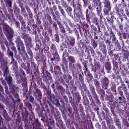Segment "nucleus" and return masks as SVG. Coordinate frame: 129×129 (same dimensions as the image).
Instances as JSON below:
<instances>
[{
  "label": "nucleus",
  "mask_w": 129,
  "mask_h": 129,
  "mask_svg": "<svg viewBox=\"0 0 129 129\" xmlns=\"http://www.w3.org/2000/svg\"><path fill=\"white\" fill-rule=\"evenodd\" d=\"M117 89L119 95H120L118 98L119 103H125L126 101H125V97L123 95V92L121 90V87H118Z\"/></svg>",
  "instance_id": "obj_14"
},
{
  "label": "nucleus",
  "mask_w": 129,
  "mask_h": 129,
  "mask_svg": "<svg viewBox=\"0 0 129 129\" xmlns=\"http://www.w3.org/2000/svg\"><path fill=\"white\" fill-rule=\"evenodd\" d=\"M105 68L107 70V73H111V63L110 62H105Z\"/></svg>",
  "instance_id": "obj_37"
},
{
  "label": "nucleus",
  "mask_w": 129,
  "mask_h": 129,
  "mask_svg": "<svg viewBox=\"0 0 129 129\" xmlns=\"http://www.w3.org/2000/svg\"><path fill=\"white\" fill-rule=\"evenodd\" d=\"M54 100L53 101V104H55V105H56V106H57V107H60V102H59V100L58 99H57V98L54 97L53 98Z\"/></svg>",
  "instance_id": "obj_56"
},
{
  "label": "nucleus",
  "mask_w": 129,
  "mask_h": 129,
  "mask_svg": "<svg viewBox=\"0 0 129 129\" xmlns=\"http://www.w3.org/2000/svg\"><path fill=\"white\" fill-rule=\"evenodd\" d=\"M58 9L62 17H63V18H66V13L65 12L64 9L62 8V6L58 5Z\"/></svg>",
  "instance_id": "obj_40"
},
{
  "label": "nucleus",
  "mask_w": 129,
  "mask_h": 129,
  "mask_svg": "<svg viewBox=\"0 0 129 129\" xmlns=\"http://www.w3.org/2000/svg\"><path fill=\"white\" fill-rule=\"evenodd\" d=\"M34 128L35 129H40V127L42 126V124L39 121V119L36 118L34 120Z\"/></svg>",
  "instance_id": "obj_38"
},
{
  "label": "nucleus",
  "mask_w": 129,
  "mask_h": 129,
  "mask_svg": "<svg viewBox=\"0 0 129 129\" xmlns=\"http://www.w3.org/2000/svg\"><path fill=\"white\" fill-rule=\"evenodd\" d=\"M112 98H113V95L111 93L106 95L105 100H107V101H110Z\"/></svg>",
  "instance_id": "obj_59"
},
{
  "label": "nucleus",
  "mask_w": 129,
  "mask_h": 129,
  "mask_svg": "<svg viewBox=\"0 0 129 129\" xmlns=\"http://www.w3.org/2000/svg\"><path fill=\"white\" fill-rule=\"evenodd\" d=\"M86 20H92L95 17V13L91 12L89 14H86Z\"/></svg>",
  "instance_id": "obj_42"
},
{
  "label": "nucleus",
  "mask_w": 129,
  "mask_h": 129,
  "mask_svg": "<svg viewBox=\"0 0 129 129\" xmlns=\"http://www.w3.org/2000/svg\"><path fill=\"white\" fill-rule=\"evenodd\" d=\"M26 49H27L28 54L29 55L30 57V59H33V58H34V56L33 55V51L31 49V47H30V46L27 47Z\"/></svg>",
  "instance_id": "obj_48"
},
{
  "label": "nucleus",
  "mask_w": 129,
  "mask_h": 129,
  "mask_svg": "<svg viewBox=\"0 0 129 129\" xmlns=\"http://www.w3.org/2000/svg\"><path fill=\"white\" fill-rule=\"evenodd\" d=\"M91 105H93V108H94V110H95L96 111L97 110H99V108L97 106H96V104H95V101H94V100L93 99V100H91Z\"/></svg>",
  "instance_id": "obj_50"
},
{
  "label": "nucleus",
  "mask_w": 129,
  "mask_h": 129,
  "mask_svg": "<svg viewBox=\"0 0 129 129\" xmlns=\"http://www.w3.org/2000/svg\"><path fill=\"white\" fill-rule=\"evenodd\" d=\"M66 22H68L69 26H70V27H72V28H75V27H76V24L72 23L71 22V20L68 18H66Z\"/></svg>",
  "instance_id": "obj_55"
},
{
  "label": "nucleus",
  "mask_w": 129,
  "mask_h": 129,
  "mask_svg": "<svg viewBox=\"0 0 129 129\" xmlns=\"http://www.w3.org/2000/svg\"><path fill=\"white\" fill-rule=\"evenodd\" d=\"M123 124H124V128L127 129L129 127V123L127 121V120L125 119L123 121Z\"/></svg>",
  "instance_id": "obj_64"
},
{
  "label": "nucleus",
  "mask_w": 129,
  "mask_h": 129,
  "mask_svg": "<svg viewBox=\"0 0 129 129\" xmlns=\"http://www.w3.org/2000/svg\"><path fill=\"white\" fill-rule=\"evenodd\" d=\"M96 91L100 95V99L102 100H104V97L105 96V91H104L103 89L100 87L99 89H97Z\"/></svg>",
  "instance_id": "obj_26"
},
{
  "label": "nucleus",
  "mask_w": 129,
  "mask_h": 129,
  "mask_svg": "<svg viewBox=\"0 0 129 129\" xmlns=\"http://www.w3.org/2000/svg\"><path fill=\"white\" fill-rule=\"evenodd\" d=\"M13 9L14 11V15H15V16H19V15H20L21 10L20 9V8H18V6H17V4H16V3L14 4Z\"/></svg>",
  "instance_id": "obj_35"
},
{
  "label": "nucleus",
  "mask_w": 129,
  "mask_h": 129,
  "mask_svg": "<svg viewBox=\"0 0 129 129\" xmlns=\"http://www.w3.org/2000/svg\"><path fill=\"white\" fill-rule=\"evenodd\" d=\"M91 42L92 46L93 49H95L96 48H97V46H98L97 41H96L94 39H92L91 40Z\"/></svg>",
  "instance_id": "obj_57"
},
{
  "label": "nucleus",
  "mask_w": 129,
  "mask_h": 129,
  "mask_svg": "<svg viewBox=\"0 0 129 129\" xmlns=\"http://www.w3.org/2000/svg\"><path fill=\"white\" fill-rule=\"evenodd\" d=\"M99 48L100 51L102 52L103 55H106V53H107V49H106V45H105L103 41H102L99 43Z\"/></svg>",
  "instance_id": "obj_24"
},
{
  "label": "nucleus",
  "mask_w": 129,
  "mask_h": 129,
  "mask_svg": "<svg viewBox=\"0 0 129 129\" xmlns=\"http://www.w3.org/2000/svg\"><path fill=\"white\" fill-rule=\"evenodd\" d=\"M6 5L8 8H9V9H12L13 5V0H7Z\"/></svg>",
  "instance_id": "obj_62"
},
{
  "label": "nucleus",
  "mask_w": 129,
  "mask_h": 129,
  "mask_svg": "<svg viewBox=\"0 0 129 129\" xmlns=\"http://www.w3.org/2000/svg\"><path fill=\"white\" fill-rule=\"evenodd\" d=\"M4 53L1 52L0 53V68H2V70L5 73H7V71H9V67H8V60L7 59L4 58Z\"/></svg>",
  "instance_id": "obj_6"
},
{
  "label": "nucleus",
  "mask_w": 129,
  "mask_h": 129,
  "mask_svg": "<svg viewBox=\"0 0 129 129\" xmlns=\"http://www.w3.org/2000/svg\"><path fill=\"white\" fill-rule=\"evenodd\" d=\"M88 29H89V25L87 23H85L83 25L84 36L86 39H87V35L89 34V32H87V31H89Z\"/></svg>",
  "instance_id": "obj_28"
},
{
  "label": "nucleus",
  "mask_w": 129,
  "mask_h": 129,
  "mask_svg": "<svg viewBox=\"0 0 129 129\" xmlns=\"http://www.w3.org/2000/svg\"><path fill=\"white\" fill-rule=\"evenodd\" d=\"M7 54L9 58H10L12 60L10 62V64L12 65V64L15 62V59L14 58V52L11 50V48H8Z\"/></svg>",
  "instance_id": "obj_25"
},
{
  "label": "nucleus",
  "mask_w": 129,
  "mask_h": 129,
  "mask_svg": "<svg viewBox=\"0 0 129 129\" xmlns=\"http://www.w3.org/2000/svg\"><path fill=\"white\" fill-rule=\"evenodd\" d=\"M21 114H22V119L24 121V123L25 125H27V124H26V122H28L29 121V113L28 111L25 109L24 112H22Z\"/></svg>",
  "instance_id": "obj_20"
},
{
  "label": "nucleus",
  "mask_w": 129,
  "mask_h": 129,
  "mask_svg": "<svg viewBox=\"0 0 129 129\" xmlns=\"http://www.w3.org/2000/svg\"><path fill=\"white\" fill-rule=\"evenodd\" d=\"M44 112L43 111H41L40 113V115H41V117H42V118H41V120L43 121V122H45V116H46V115H47V111H48V110H49V108H48V106H46V109L45 110V109H44V108H42Z\"/></svg>",
  "instance_id": "obj_33"
},
{
  "label": "nucleus",
  "mask_w": 129,
  "mask_h": 129,
  "mask_svg": "<svg viewBox=\"0 0 129 129\" xmlns=\"http://www.w3.org/2000/svg\"><path fill=\"white\" fill-rule=\"evenodd\" d=\"M123 59L127 60L128 59L129 52L127 50H123L122 53Z\"/></svg>",
  "instance_id": "obj_44"
},
{
  "label": "nucleus",
  "mask_w": 129,
  "mask_h": 129,
  "mask_svg": "<svg viewBox=\"0 0 129 129\" xmlns=\"http://www.w3.org/2000/svg\"><path fill=\"white\" fill-rule=\"evenodd\" d=\"M20 23L22 25L20 31H23V32H26V22L23 19L20 21Z\"/></svg>",
  "instance_id": "obj_43"
},
{
  "label": "nucleus",
  "mask_w": 129,
  "mask_h": 129,
  "mask_svg": "<svg viewBox=\"0 0 129 129\" xmlns=\"http://www.w3.org/2000/svg\"><path fill=\"white\" fill-rule=\"evenodd\" d=\"M45 18H46V19L48 21L49 24H50V25H52V24H53V19H52V17H51V16L49 14H47Z\"/></svg>",
  "instance_id": "obj_61"
},
{
  "label": "nucleus",
  "mask_w": 129,
  "mask_h": 129,
  "mask_svg": "<svg viewBox=\"0 0 129 129\" xmlns=\"http://www.w3.org/2000/svg\"><path fill=\"white\" fill-rule=\"evenodd\" d=\"M104 9L103 15L104 16H108L109 12L111 11V4L109 0H103Z\"/></svg>",
  "instance_id": "obj_9"
},
{
  "label": "nucleus",
  "mask_w": 129,
  "mask_h": 129,
  "mask_svg": "<svg viewBox=\"0 0 129 129\" xmlns=\"http://www.w3.org/2000/svg\"><path fill=\"white\" fill-rule=\"evenodd\" d=\"M53 113L54 116L55 117L58 116V115H60V111L57 109V108H55V110H54L53 112H52Z\"/></svg>",
  "instance_id": "obj_60"
},
{
  "label": "nucleus",
  "mask_w": 129,
  "mask_h": 129,
  "mask_svg": "<svg viewBox=\"0 0 129 129\" xmlns=\"http://www.w3.org/2000/svg\"><path fill=\"white\" fill-rule=\"evenodd\" d=\"M52 29L53 30H55L56 34L59 33V28L58 27V25H57V23L56 22L54 21L52 22Z\"/></svg>",
  "instance_id": "obj_41"
},
{
  "label": "nucleus",
  "mask_w": 129,
  "mask_h": 129,
  "mask_svg": "<svg viewBox=\"0 0 129 129\" xmlns=\"http://www.w3.org/2000/svg\"><path fill=\"white\" fill-rule=\"evenodd\" d=\"M83 97V104L84 105H85V106H89V100L88 99V98H87V96H86V95H84V94H83L82 95Z\"/></svg>",
  "instance_id": "obj_34"
},
{
  "label": "nucleus",
  "mask_w": 129,
  "mask_h": 129,
  "mask_svg": "<svg viewBox=\"0 0 129 129\" xmlns=\"http://www.w3.org/2000/svg\"><path fill=\"white\" fill-rule=\"evenodd\" d=\"M54 73L56 78H57V81L61 84L64 85L65 84V79H66V75L65 74L63 75L60 66H55Z\"/></svg>",
  "instance_id": "obj_3"
},
{
  "label": "nucleus",
  "mask_w": 129,
  "mask_h": 129,
  "mask_svg": "<svg viewBox=\"0 0 129 129\" xmlns=\"http://www.w3.org/2000/svg\"><path fill=\"white\" fill-rule=\"evenodd\" d=\"M44 38L41 37V39L42 41V43H43L44 44H45V43H48V42L50 41V37H49V36H48V34H47L46 36H44Z\"/></svg>",
  "instance_id": "obj_49"
},
{
  "label": "nucleus",
  "mask_w": 129,
  "mask_h": 129,
  "mask_svg": "<svg viewBox=\"0 0 129 129\" xmlns=\"http://www.w3.org/2000/svg\"><path fill=\"white\" fill-rule=\"evenodd\" d=\"M23 54H22V57L23 58V60L24 62L26 61V60H29V55H28V53H27L26 52H23Z\"/></svg>",
  "instance_id": "obj_58"
},
{
  "label": "nucleus",
  "mask_w": 129,
  "mask_h": 129,
  "mask_svg": "<svg viewBox=\"0 0 129 129\" xmlns=\"http://www.w3.org/2000/svg\"><path fill=\"white\" fill-rule=\"evenodd\" d=\"M34 80L35 82H36L37 84L38 85V86H40L42 82V78H41V76L34 78Z\"/></svg>",
  "instance_id": "obj_51"
},
{
  "label": "nucleus",
  "mask_w": 129,
  "mask_h": 129,
  "mask_svg": "<svg viewBox=\"0 0 129 129\" xmlns=\"http://www.w3.org/2000/svg\"><path fill=\"white\" fill-rule=\"evenodd\" d=\"M125 32H123V33H121V35H122L123 38L124 40H126V39H128L129 38V29L128 27H124V28Z\"/></svg>",
  "instance_id": "obj_32"
},
{
  "label": "nucleus",
  "mask_w": 129,
  "mask_h": 129,
  "mask_svg": "<svg viewBox=\"0 0 129 129\" xmlns=\"http://www.w3.org/2000/svg\"><path fill=\"white\" fill-rule=\"evenodd\" d=\"M31 68L33 70V71L35 72L39 71V69L38 68L37 64H36V62H35L34 61H31Z\"/></svg>",
  "instance_id": "obj_45"
},
{
  "label": "nucleus",
  "mask_w": 129,
  "mask_h": 129,
  "mask_svg": "<svg viewBox=\"0 0 129 129\" xmlns=\"http://www.w3.org/2000/svg\"><path fill=\"white\" fill-rule=\"evenodd\" d=\"M70 70L72 71L73 78L75 79H77V80L80 81V82L82 84V86L84 87V88H86V84H84V78L83 76H84V74L83 73V72H82V74H81L79 72L80 71H81L82 70V66H81V64L80 63H77L73 64H71L69 66Z\"/></svg>",
  "instance_id": "obj_1"
},
{
  "label": "nucleus",
  "mask_w": 129,
  "mask_h": 129,
  "mask_svg": "<svg viewBox=\"0 0 129 129\" xmlns=\"http://www.w3.org/2000/svg\"><path fill=\"white\" fill-rule=\"evenodd\" d=\"M56 23L59 27L60 32L61 34H64V35H65V34H66V29L62 24V23L61 22V21L57 20L56 21Z\"/></svg>",
  "instance_id": "obj_27"
},
{
  "label": "nucleus",
  "mask_w": 129,
  "mask_h": 129,
  "mask_svg": "<svg viewBox=\"0 0 129 129\" xmlns=\"http://www.w3.org/2000/svg\"><path fill=\"white\" fill-rule=\"evenodd\" d=\"M20 80L22 82L21 85L23 87L22 90L23 92H25L26 90H28V79L27 78H23L22 75H20Z\"/></svg>",
  "instance_id": "obj_18"
},
{
  "label": "nucleus",
  "mask_w": 129,
  "mask_h": 129,
  "mask_svg": "<svg viewBox=\"0 0 129 129\" xmlns=\"http://www.w3.org/2000/svg\"><path fill=\"white\" fill-rule=\"evenodd\" d=\"M4 77L5 78L6 81L8 85H9L10 88H14L15 87V85L13 84V78L10 75V71H7V73L3 72Z\"/></svg>",
  "instance_id": "obj_10"
},
{
  "label": "nucleus",
  "mask_w": 129,
  "mask_h": 129,
  "mask_svg": "<svg viewBox=\"0 0 129 129\" xmlns=\"http://www.w3.org/2000/svg\"><path fill=\"white\" fill-rule=\"evenodd\" d=\"M33 93L35 98H37L38 101H40V103L42 102L41 100L43 98V95H42V91L40 89H36L33 91Z\"/></svg>",
  "instance_id": "obj_17"
},
{
  "label": "nucleus",
  "mask_w": 129,
  "mask_h": 129,
  "mask_svg": "<svg viewBox=\"0 0 129 129\" xmlns=\"http://www.w3.org/2000/svg\"><path fill=\"white\" fill-rule=\"evenodd\" d=\"M3 19V20L1 19V20H0V24L3 25V31L6 36L7 40L9 41L10 45L14 46V43L13 42V38H14V34H15L14 29L8 25V24L5 23V19Z\"/></svg>",
  "instance_id": "obj_2"
},
{
  "label": "nucleus",
  "mask_w": 129,
  "mask_h": 129,
  "mask_svg": "<svg viewBox=\"0 0 129 129\" xmlns=\"http://www.w3.org/2000/svg\"><path fill=\"white\" fill-rule=\"evenodd\" d=\"M25 9L28 14L29 19H32L33 18V14L32 13V11H31V9H30L28 5H26Z\"/></svg>",
  "instance_id": "obj_46"
},
{
  "label": "nucleus",
  "mask_w": 129,
  "mask_h": 129,
  "mask_svg": "<svg viewBox=\"0 0 129 129\" xmlns=\"http://www.w3.org/2000/svg\"><path fill=\"white\" fill-rule=\"evenodd\" d=\"M93 10L96 12L98 17H100V20H102V13L101 12V7H94Z\"/></svg>",
  "instance_id": "obj_29"
},
{
  "label": "nucleus",
  "mask_w": 129,
  "mask_h": 129,
  "mask_svg": "<svg viewBox=\"0 0 129 129\" xmlns=\"http://www.w3.org/2000/svg\"><path fill=\"white\" fill-rule=\"evenodd\" d=\"M89 87L91 93H92V95H93V98L96 100L97 104H100V101L99 100V99H98V95H97L96 91H95V88H94V86H93L92 84H89Z\"/></svg>",
  "instance_id": "obj_11"
},
{
  "label": "nucleus",
  "mask_w": 129,
  "mask_h": 129,
  "mask_svg": "<svg viewBox=\"0 0 129 129\" xmlns=\"http://www.w3.org/2000/svg\"><path fill=\"white\" fill-rule=\"evenodd\" d=\"M100 68H101V64L100 62H96L94 60V66L93 65L92 67V70L93 71L94 73H96V72H98L99 70H100Z\"/></svg>",
  "instance_id": "obj_21"
},
{
  "label": "nucleus",
  "mask_w": 129,
  "mask_h": 129,
  "mask_svg": "<svg viewBox=\"0 0 129 129\" xmlns=\"http://www.w3.org/2000/svg\"><path fill=\"white\" fill-rule=\"evenodd\" d=\"M43 80L44 82L46 84H50V82L52 80V74L49 72V71L45 70L44 73H43Z\"/></svg>",
  "instance_id": "obj_12"
},
{
  "label": "nucleus",
  "mask_w": 129,
  "mask_h": 129,
  "mask_svg": "<svg viewBox=\"0 0 129 129\" xmlns=\"http://www.w3.org/2000/svg\"><path fill=\"white\" fill-rule=\"evenodd\" d=\"M16 47L18 51L21 52H26V47H25V44L24 41L21 39V36H18L15 40Z\"/></svg>",
  "instance_id": "obj_8"
},
{
  "label": "nucleus",
  "mask_w": 129,
  "mask_h": 129,
  "mask_svg": "<svg viewBox=\"0 0 129 129\" xmlns=\"http://www.w3.org/2000/svg\"><path fill=\"white\" fill-rule=\"evenodd\" d=\"M68 47H74L75 45V37H70L66 40Z\"/></svg>",
  "instance_id": "obj_22"
},
{
  "label": "nucleus",
  "mask_w": 129,
  "mask_h": 129,
  "mask_svg": "<svg viewBox=\"0 0 129 129\" xmlns=\"http://www.w3.org/2000/svg\"><path fill=\"white\" fill-rule=\"evenodd\" d=\"M47 126H52L53 128L55 127V120H54V119L52 118H49Z\"/></svg>",
  "instance_id": "obj_52"
},
{
  "label": "nucleus",
  "mask_w": 129,
  "mask_h": 129,
  "mask_svg": "<svg viewBox=\"0 0 129 129\" xmlns=\"http://www.w3.org/2000/svg\"><path fill=\"white\" fill-rule=\"evenodd\" d=\"M92 23H93V24H95V25H98V24L99 23L98 21V18L95 16L94 18L92 19Z\"/></svg>",
  "instance_id": "obj_63"
},
{
  "label": "nucleus",
  "mask_w": 129,
  "mask_h": 129,
  "mask_svg": "<svg viewBox=\"0 0 129 129\" xmlns=\"http://www.w3.org/2000/svg\"><path fill=\"white\" fill-rule=\"evenodd\" d=\"M50 52L53 56L52 58H51V61H52V62L53 61H55V60L58 61H61L60 56H59V54H58L57 47H56V44H55V43L51 44L50 46Z\"/></svg>",
  "instance_id": "obj_5"
},
{
  "label": "nucleus",
  "mask_w": 129,
  "mask_h": 129,
  "mask_svg": "<svg viewBox=\"0 0 129 129\" xmlns=\"http://www.w3.org/2000/svg\"><path fill=\"white\" fill-rule=\"evenodd\" d=\"M12 64L13 70L14 71L16 75H18V72H19V66H18V62L14 60V62Z\"/></svg>",
  "instance_id": "obj_31"
},
{
  "label": "nucleus",
  "mask_w": 129,
  "mask_h": 129,
  "mask_svg": "<svg viewBox=\"0 0 129 129\" xmlns=\"http://www.w3.org/2000/svg\"><path fill=\"white\" fill-rule=\"evenodd\" d=\"M22 39H24L26 47H30L31 44H32V38L30 37L28 34L22 33Z\"/></svg>",
  "instance_id": "obj_15"
},
{
  "label": "nucleus",
  "mask_w": 129,
  "mask_h": 129,
  "mask_svg": "<svg viewBox=\"0 0 129 129\" xmlns=\"http://www.w3.org/2000/svg\"><path fill=\"white\" fill-rule=\"evenodd\" d=\"M125 14L124 13V11H123L122 13H121V15L122 16V17H123L125 20H127V17L128 18H129V5H128V6L125 8Z\"/></svg>",
  "instance_id": "obj_30"
},
{
  "label": "nucleus",
  "mask_w": 129,
  "mask_h": 129,
  "mask_svg": "<svg viewBox=\"0 0 129 129\" xmlns=\"http://www.w3.org/2000/svg\"><path fill=\"white\" fill-rule=\"evenodd\" d=\"M25 105L28 109L29 111H30V114L29 116H32V117H35V115L34 114V112L33 110H34V108H33V105H32V104L30 103L29 102H26L25 103Z\"/></svg>",
  "instance_id": "obj_23"
},
{
  "label": "nucleus",
  "mask_w": 129,
  "mask_h": 129,
  "mask_svg": "<svg viewBox=\"0 0 129 129\" xmlns=\"http://www.w3.org/2000/svg\"><path fill=\"white\" fill-rule=\"evenodd\" d=\"M6 16V20H9V21H10V22L11 23H13V21H16L15 17H14V14H7Z\"/></svg>",
  "instance_id": "obj_36"
},
{
  "label": "nucleus",
  "mask_w": 129,
  "mask_h": 129,
  "mask_svg": "<svg viewBox=\"0 0 129 129\" xmlns=\"http://www.w3.org/2000/svg\"><path fill=\"white\" fill-rule=\"evenodd\" d=\"M11 92L12 93V94L14 95L15 98H19V94H18V93L16 92V90H15V87H14L13 88H11Z\"/></svg>",
  "instance_id": "obj_53"
},
{
  "label": "nucleus",
  "mask_w": 129,
  "mask_h": 129,
  "mask_svg": "<svg viewBox=\"0 0 129 129\" xmlns=\"http://www.w3.org/2000/svg\"><path fill=\"white\" fill-rule=\"evenodd\" d=\"M94 81V84L95 85V86L96 87V89H98L99 88H100V83H99V82H98V81L97 80V79H94L93 80Z\"/></svg>",
  "instance_id": "obj_54"
},
{
  "label": "nucleus",
  "mask_w": 129,
  "mask_h": 129,
  "mask_svg": "<svg viewBox=\"0 0 129 129\" xmlns=\"http://www.w3.org/2000/svg\"><path fill=\"white\" fill-rule=\"evenodd\" d=\"M46 96L48 100H46V101L47 104L49 105L50 108V111L52 113L55 110V107L51 104V102H52V99H54L55 95L52 94L51 90H48L46 92Z\"/></svg>",
  "instance_id": "obj_7"
},
{
  "label": "nucleus",
  "mask_w": 129,
  "mask_h": 129,
  "mask_svg": "<svg viewBox=\"0 0 129 129\" xmlns=\"http://www.w3.org/2000/svg\"><path fill=\"white\" fill-rule=\"evenodd\" d=\"M122 7V5L119 4L118 5H116L114 8V13L118 17H121V13L123 11V10L121 8Z\"/></svg>",
  "instance_id": "obj_19"
},
{
  "label": "nucleus",
  "mask_w": 129,
  "mask_h": 129,
  "mask_svg": "<svg viewBox=\"0 0 129 129\" xmlns=\"http://www.w3.org/2000/svg\"><path fill=\"white\" fill-rule=\"evenodd\" d=\"M92 3H94V7H101L100 0H92Z\"/></svg>",
  "instance_id": "obj_47"
},
{
  "label": "nucleus",
  "mask_w": 129,
  "mask_h": 129,
  "mask_svg": "<svg viewBox=\"0 0 129 129\" xmlns=\"http://www.w3.org/2000/svg\"><path fill=\"white\" fill-rule=\"evenodd\" d=\"M61 1V4L63 7V8H65L66 11L69 17H71V18H72L73 19V15H72V8L70 6H68V4H67V2L65 0H60Z\"/></svg>",
  "instance_id": "obj_13"
},
{
  "label": "nucleus",
  "mask_w": 129,
  "mask_h": 129,
  "mask_svg": "<svg viewBox=\"0 0 129 129\" xmlns=\"http://www.w3.org/2000/svg\"><path fill=\"white\" fill-rule=\"evenodd\" d=\"M0 109H4L3 111V115L4 117H7L8 116V112H7V110L5 109V105L3 104L2 103H0Z\"/></svg>",
  "instance_id": "obj_39"
},
{
  "label": "nucleus",
  "mask_w": 129,
  "mask_h": 129,
  "mask_svg": "<svg viewBox=\"0 0 129 129\" xmlns=\"http://www.w3.org/2000/svg\"><path fill=\"white\" fill-rule=\"evenodd\" d=\"M101 83L103 89L107 90L108 85H109V79L106 77H104V78H102Z\"/></svg>",
  "instance_id": "obj_16"
},
{
  "label": "nucleus",
  "mask_w": 129,
  "mask_h": 129,
  "mask_svg": "<svg viewBox=\"0 0 129 129\" xmlns=\"http://www.w3.org/2000/svg\"><path fill=\"white\" fill-rule=\"evenodd\" d=\"M16 60H17L18 63H21V67L24 69L26 72V74H30L31 73V63H29L28 61L26 63L23 62V59H22V57H21L20 55H17L15 57Z\"/></svg>",
  "instance_id": "obj_4"
}]
</instances>
